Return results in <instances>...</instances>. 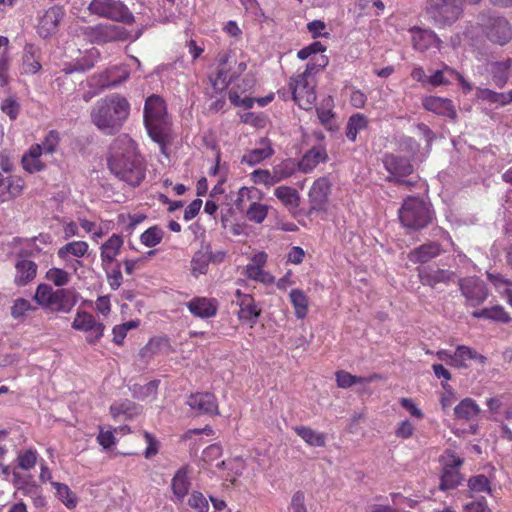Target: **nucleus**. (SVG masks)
Instances as JSON below:
<instances>
[{
  "mask_svg": "<svg viewBox=\"0 0 512 512\" xmlns=\"http://www.w3.org/2000/svg\"><path fill=\"white\" fill-rule=\"evenodd\" d=\"M215 468L227 470L228 472L224 475L225 479L234 482L235 478L242 473L244 469V462L241 458L217 461Z\"/></svg>",
  "mask_w": 512,
  "mask_h": 512,
  "instance_id": "obj_40",
  "label": "nucleus"
},
{
  "mask_svg": "<svg viewBox=\"0 0 512 512\" xmlns=\"http://www.w3.org/2000/svg\"><path fill=\"white\" fill-rule=\"evenodd\" d=\"M130 103L120 94L99 99L91 110L92 123L104 134L118 132L128 119Z\"/></svg>",
  "mask_w": 512,
  "mask_h": 512,
  "instance_id": "obj_2",
  "label": "nucleus"
},
{
  "mask_svg": "<svg viewBox=\"0 0 512 512\" xmlns=\"http://www.w3.org/2000/svg\"><path fill=\"white\" fill-rule=\"evenodd\" d=\"M334 101L331 96L324 98L320 105L316 108L317 116L320 123L327 129L332 130L334 125L335 114L333 112Z\"/></svg>",
  "mask_w": 512,
  "mask_h": 512,
  "instance_id": "obj_35",
  "label": "nucleus"
},
{
  "mask_svg": "<svg viewBox=\"0 0 512 512\" xmlns=\"http://www.w3.org/2000/svg\"><path fill=\"white\" fill-rule=\"evenodd\" d=\"M88 10L92 15L109 19L115 22L131 24L134 22V16L128 7L119 0H92L88 5Z\"/></svg>",
  "mask_w": 512,
  "mask_h": 512,
  "instance_id": "obj_10",
  "label": "nucleus"
},
{
  "mask_svg": "<svg viewBox=\"0 0 512 512\" xmlns=\"http://www.w3.org/2000/svg\"><path fill=\"white\" fill-rule=\"evenodd\" d=\"M159 381L153 380L146 384H134L131 386L130 390L132 396L138 400H146L148 398H155L157 394Z\"/></svg>",
  "mask_w": 512,
  "mask_h": 512,
  "instance_id": "obj_45",
  "label": "nucleus"
},
{
  "mask_svg": "<svg viewBox=\"0 0 512 512\" xmlns=\"http://www.w3.org/2000/svg\"><path fill=\"white\" fill-rule=\"evenodd\" d=\"M335 376H336L337 386L339 388H343V389L349 388L357 383H361V384L368 383L377 378V375H373L369 378L354 376L344 370L337 371Z\"/></svg>",
  "mask_w": 512,
  "mask_h": 512,
  "instance_id": "obj_46",
  "label": "nucleus"
},
{
  "mask_svg": "<svg viewBox=\"0 0 512 512\" xmlns=\"http://www.w3.org/2000/svg\"><path fill=\"white\" fill-rule=\"evenodd\" d=\"M273 154L274 149L272 148L271 141L268 138H261L257 143V147L243 155L242 162L254 166L270 158Z\"/></svg>",
  "mask_w": 512,
  "mask_h": 512,
  "instance_id": "obj_22",
  "label": "nucleus"
},
{
  "mask_svg": "<svg viewBox=\"0 0 512 512\" xmlns=\"http://www.w3.org/2000/svg\"><path fill=\"white\" fill-rule=\"evenodd\" d=\"M251 179L255 184H263L267 187H271L275 185L277 182L276 177H274V172L272 170L267 169H257L251 173Z\"/></svg>",
  "mask_w": 512,
  "mask_h": 512,
  "instance_id": "obj_56",
  "label": "nucleus"
},
{
  "mask_svg": "<svg viewBox=\"0 0 512 512\" xmlns=\"http://www.w3.org/2000/svg\"><path fill=\"white\" fill-rule=\"evenodd\" d=\"M511 61L509 59L492 64L491 73L494 83L502 88L509 79Z\"/></svg>",
  "mask_w": 512,
  "mask_h": 512,
  "instance_id": "obj_43",
  "label": "nucleus"
},
{
  "mask_svg": "<svg viewBox=\"0 0 512 512\" xmlns=\"http://www.w3.org/2000/svg\"><path fill=\"white\" fill-rule=\"evenodd\" d=\"M423 107L435 114L442 115L454 119L456 117V110L452 101L448 98H441L436 96H427L422 99Z\"/></svg>",
  "mask_w": 512,
  "mask_h": 512,
  "instance_id": "obj_20",
  "label": "nucleus"
},
{
  "mask_svg": "<svg viewBox=\"0 0 512 512\" xmlns=\"http://www.w3.org/2000/svg\"><path fill=\"white\" fill-rule=\"evenodd\" d=\"M484 32L491 42L499 45H505L512 39V26L503 17H489L484 24Z\"/></svg>",
  "mask_w": 512,
  "mask_h": 512,
  "instance_id": "obj_14",
  "label": "nucleus"
},
{
  "mask_svg": "<svg viewBox=\"0 0 512 512\" xmlns=\"http://www.w3.org/2000/svg\"><path fill=\"white\" fill-rule=\"evenodd\" d=\"M274 195L289 211H294L299 206V193L292 187L279 186L274 190Z\"/></svg>",
  "mask_w": 512,
  "mask_h": 512,
  "instance_id": "obj_31",
  "label": "nucleus"
},
{
  "mask_svg": "<svg viewBox=\"0 0 512 512\" xmlns=\"http://www.w3.org/2000/svg\"><path fill=\"white\" fill-rule=\"evenodd\" d=\"M221 455H222L221 446L218 444H212V445L208 446L206 449H204V451L202 453V460L208 466L215 467L216 463H214V462L217 461L221 457Z\"/></svg>",
  "mask_w": 512,
  "mask_h": 512,
  "instance_id": "obj_59",
  "label": "nucleus"
},
{
  "mask_svg": "<svg viewBox=\"0 0 512 512\" xmlns=\"http://www.w3.org/2000/svg\"><path fill=\"white\" fill-rule=\"evenodd\" d=\"M290 302L298 319H304L308 312V298L302 290L292 289L290 294Z\"/></svg>",
  "mask_w": 512,
  "mask_h": 512,
  "instance_id": "obj_42",
  "label": "nucleus"
},
{
  "mask_svg": "<svg viewBox=\"0 0 512 512\" xmlns=\"http://www.w3.org/2000/svg\"><path fill=\"white\" fill-rule=\"evenodd\" d=\"M477 98L490 104L505 106L512 102V90L509 92L498 93L490 89H477Z\"/></svg>",
  "mask_w": 512,
  "mask_h": 512,
  "instance_id": "obj_37",
  "label": "nucleus"
},
{
  "mask_svg": "<svg viewBox=\"0 0 512 512\" xmlns=\"http://www.w3.org/2000/svg\"><path fill=\"white\" fill-rule=\"evenodd\" d=\"M454 78L464 83V78L459 73L448 66H444L443 69L437 70L431 75L427 82L433 86H442L449 84Z\"/></svg>",
  "mask_w": 512,
  "mask_h": 512,
  "instance_id": "obj_39",
  "label": "nucleus"
},
{
  "mask_svg": "<svg viewBox=\"0 0 512 512\" xmlns=\"http://www.w3.org/2000/svg\"><path fill=\"white\" fill-rule=\"evenodd\" d=\"M217 73L213 86L216 89H224L231 83L230 72L232 70L233 56L231 51H222L217 55Z\"/></svg>",
  "mask_w": 512,
  "mask_h": 512,
  "instance_id": "obj_17",
  "label": "nucleus"
},
{
  "mask_svg": "<svg viewBox=\"0 0 512 512\" xmlns=\"http://www.w3.org/2000/svg\"><path fill=\"white\" fill-rule=\"evenodd\" d=\"M417 274L420 283L432 289H437L439 285L447 286L453 282L456 277L455 272L432 265L418 267Z\"/></svg>",
  "mask_w": 512,
  "mask_h": 512,
  "instance_id": "obj_13",
  "label": "nucleus"
},
{
  "mask_svg": "<svg viewBox=\"0 0 512 512\" xmlns=\"http://www.w3.org/2000/svg\"><path fill=\"white\" fill-rule=\"evenodd\" d=\"M327 158L328 156L324 148L313 147L304 154L298 163V168L304 173H309L318 164L325 162Z\"/></svg>",
  "mask_w": 512,
  "mask_h": 512,
  "instance_id": "obj_29",
  "label": "nucleus"
},
{
  "mask_svg": "<svg viewBox=\"0 0 512 512\" xmlns=\"http://www.w3.org/2000/svg\"><path fill=\"white\" fill-rule=\"evenodd\" d=\"M189 505L198 512H208L209 505L206 498L200 492H193L189 497Z\"/></svg>",
  "mask_w": 512,
  "mask_h": 512,
  "instance_id": "obj_63",
  "label": "nucleus"
},
{
  "mask_svg": "<svg viewBox=\"0 0 512 512\" xmlns=\"http://www.w3.org/2000/svg\"><path fill=\"white\" fill-rule=\"evenodd\" d=\"M488 279L504 295L507 294V290L512 289V281L504 278L501 274L488 273Z\"/></svg>",
  "mask_w": 512,
  "mask_h": 512,
  "instance_id": "obj_60",
  "label": "nucleus"
},
{
  "mask_svg": "<svg viewBox=\"0 0 512 512\" xmlns=\"http://www.w3.org/2000/svg\"><path fill=\"white\" fill-rule=\"evenodd\" d=\"M238 297V317L240 320L255 323L256 319L260 315V309L255 305L254 299L249 294H242L240 290L236 291Z\"/></svg>",
  "mask_w": 512,
  "mask_h": 512,
  "instance_id": "obj_26",
  "label": "nucleus"
},
{
  "mask_svg": "<svg viewBox=\"0 0 512 512\" xmlns=\"http://www.w3.org/2000/svg\"><path fill=\"white\" fill-rule=\"evenodd\" d=\"M461 483V475L456 469H443L439 488L441 490H450L456 488Z\"/></svg>",
  "mask_w": 512,
  "mask_h": 512,
  "instance_id": "obj_53",
  "label": "nucleus"
},
{
  "mask_svg": "<svg viewBox=\"0 0 512 512\" xmlns=\"http://www.w3.org/2000/svg\"><path fill=\"white\" fill-rule=\"evenodd\" d=\"M129 77V71L125 67L114 66L92 77L94 84L100 88H110L120 85Z\"/></svg>",
  "mask_w": 512,
  "mask_h": 512,
  "instance_id": "obj_18",
  "label": "nucleus"
},
{
  "mask_svg": "<svg viewBox=\"0 0 512 512\" xmlns=\"http://www.w3.org/2000/svg\"><path fill=\"white\" fill-rule=\"evenodd\" d=\"M211 262L210 246H204L197 251L191 260V271L194 276L205 274Z\"/></svg>",
  "mask_w": 512,
  "mask_h": 512,
  "instance_id": "obj_36",
  "label": "nucleus"
},
{
  "mask_svg": "<svg viewBox=\"0 0 512 512\" xmlns=\"http://www.w3.org/2000/svg\"><path fill=\"white\" fill-rule=\"evenodd\" d=\"M188 406L198 414H218L215 396L211 393H195L187 400Z\"/></svg>",
  "mask_w": 512,
  "mask_h": 512,
  "instance_id": "obj_19",
  "label": "nucleus"
},
{
  "mask_svg": "<svg viewBox=\"0 0 512 512\" xmlns=\"http://www.w3.org/2000/svg\"><path fill=\"white\" fill-rule=\"evenodd\" d=\"M410 32L414 49L424 52L432 47H439L440 39L433 31L413 28Z\"/></svg>",
  "mask_w": 512,
  "mask_h": 512,
  "instance_id": "obj_21",
  "label": "nucleus"
},
{
  "mask_svg": "<svg viewBox=\"0 0 512 512\" xmlns=\"http://www.w3.org/2000/svg\"><path fill=\"white\" fill-rule=\"evenodd\" d=\"M41 69V64L36 56V49L33 45H26L23 55L22 70L25 74H35Z\"/></svg>",
  "mask_w": 512,
  "mask_h": 512,
  "instance_id": "obj_44",
  "label": "nucleus"
},
{
  "mask_svg": "<svg viewBox=\"0 0 512 512\" xmlns=\"http://www.w3.org/2000/svg\"><path fill=\"white\" fill-rule=\"evenodd\" d=\"M164 237V231L159 226L155 225L145 230L141 236L140 241L146 247H154L158 245Z\"/></svg>",
  "mask_w": 512,
  "mask_h": 512,
  "instance_id": "obj_49",
  "label": "nucleus"
},
{
  "mask_svg": "<svg viewBox=\"0 0 512 512\" xmlns=\"http://www.w3.org/2000/svg\"><path fill=\"white\" fill-rule=\"evenodd\" d=\"M289 510L290 512H307L305 495L302 491H297L293 494Z\"/></svg>",
  "mask_w": 512,
  "mask_h": 512,
  "instance_id": "obj_64",
  "label": "nucleus"
},
{
  "mask_svg": "<svg viewBox=\"0 0 512 512\" xmlns=\"http://www.w3.org/2000/svg\"><path fill=\"white\" fill-rule=\"evenodd\" d=\"M330 192V182L327 178L322 177L317 179L309 191V198L311 202V207L314 210L322 209L327 200Z\"/></svg>",
  "mask_w": 512,
  "mask_h": 512,
  "instance_id": "obj_23",
  "label": "nucleus"
},
{
  "mask_svg": "<svg viewBox=\"0 0 512 512\" xmlns=\"http://www.w3.org/2000/svg\"><path fill=\"white\" fill-rule=\"evenodd\" d=\"M468 360H476L482 365L486 363L485 356L468 346L459 345L453 353L452 366L456 368H467Z\"/></svg>",
  "mask_w": 512,
  "mask_h": 512,
  "instance_id": "obj_28",
  "label": "nucleus"
},
{
  "mask_svg": "<svg viewBox=\"0 0 512 512\" xmlns=\"http://www.w3.org/2000/svg\"><path fill=\"white\" fill-rule=\"evenodd\" d=\"M480 413V407L471 398L463 399L455 408V417L459 420L470 421L475 419Z\"/></svg>",
  "mask_w": 512,
  "mask_h": 512,
  "instance_id": "obj_33",
  "label": "nucleus"
},
{
  "mask_svg": "<svg viewBox=\"0 0 512 512\" xmlns=\"http://www.w3.org/2000/svg\"><path fill=\"white\" fill-rule=\"evenodd\" d=\"M64 15L65 12L62 7H50L39 20L37 28L38 34L42 38L50 37L56 32L60 22L63 20Z\"/></svg>",
  "mask_w": 512,
  "mask_h": 512,
  "instance_id": "obj_16",
  "label": "nucleus"
},
{
  "mask_svg": "<svg viewBox=\"0 0 512 512\" xmlns=\"http://www.w3.org/2000/svg\"><path fill=\"white\" fill-rule=\"evenodd\" d=\"M60 136L55 130H51L47 133L41 144H35L34 146L40 147L42 154H53L59 145Z\"/></svg>",
  "mask_w": 512,
  "mask_h": 512,
  "instance_id": "obj_54",
  "label": "nucleus"
},
{
  "mask_svg": "<svg viewBox=\"0 0 512 512\" xmlns=\"http://www.w3.org/2000/svg\"><path fill=\"white\" fill-rule=\"evenodd\" d=\"M434 213L430 204L414 196L407 197L399 209V219L408 229L420 230L433 220Z\"/></svg>",
  "mask_w": 512,
  "mask_h": 512,
  "instance_id": "obj_6",
  "label": "nucleus"
},
{
  "mask_svg": "<svg viewBox=\"0 0 512 512\" xmlns=\"http://www.w3.org/2000/svg\"><path fill=\"white\" fill-rule=\"evenodd\" d=\"M45 278L55 286L63 288L70 282L71 275L64 269L52 267L46 272Z\"/></svg>",
  "mask_w": 512,
  "mask_h": 512,
  "instance_id": "obj_50",
  "label": "nucleus"
},
{
  "mask_svg": "<svg viewBox=\"0 0 512 512\" xmlns=\"http://www.w3.org/2000/svg\"><path fill=\"white\" fill-rule=\"evenodd\" d=\"M383 164L385 169L390 173V180H394L407 187L414 185V182L402 179L410 175L414 170L409 159L394 154H387L383 158Z\"/></svg>",
  "mask_w": 512,
  "mask_h": 512,
  "instance_id": "obj_12",
  "label": "nucleus"
},
{
  "mask_svg": "<svg viewBox=\"0 0 512 512\" xmlns=\"http://www.w3.org/2000/svg\"><path fill=\"white\" fill-rule=\"evenodd\" d=\"M295 433L309 446L323 447L326 444V435L307 426H296Z\"/></svg>",
  "mask_w": 512,
  "mask_h": 512,
  "instance_id": "obj_32",
  "label": "nucleus"
},
{
  "mask_svg": "<svg viewBox=\"0 0 512 512\" xmlns=\"http://www.w3.org/2000/svg\"><path fill=\"white\" fill-rule=\"evenodd\" d=\"M123 238L118 234H113L105 243L102 244L100 257L104 269L111 264L119 255L123 246Z\"/></svg>",
  "mask_w": 512,
  "mask_h": 512,
  "instance_id": "obj_27",
  "label": "nucleus"
},
{
  "mask_svg": "<svg viewBox=\"0 0 512 512\" xmlns=\"http://www.w3.org/2000/svg\"><path fill=\"white\" fill-rule=\"evenodd\" d=\"M464 0H427L426 12L438 27L454 24L462 15Z\"/></svg>",
  "mask_w": 512,
  "mask_h": 512,
  "instance_id": "obj_7",
  "label": "nucleus"
},
{
  "mask_svg": "<svg viewBox=\"0 0 512 512\" xmlns=\"http://www.w3.org/2000/svg\"><path fill=\"white\" fill-rule=\"evenodd\" d=\"M41 155L40 147L32 145L22 157L23 168L29 173L42 171L45 165L40 159Z\"/></svg>",
  "mask_w": 512,
  "mask_h": 512,
  "instance_id": "obj_34",
  "label": "nucleus"
},
{
  "mask_svg": "<svg viewBox=\"0 0 512 512\" xmlns=\"http://www.w3.org/2000/svg\"><path fill=\"white\" fill-rule=\"evenodd\" d=\"M71 326L75 330L87 333L86 341L90 344L97 343L103 337L105 330L104 324L86 311H77Z\"/></svg>",
  "mask_w": 512,
  "mask_h": 512,
  "instance_id": "obj_11",
  "label": "nucleus"
},
{
  "mask_svg": "<svg viewBox=\"0 0 512 512\" xmlns=\"http://www.w3.org/2000/svg\"><path fill=\"white\" fill-rule=\"evenodd\" d=\"M368 120L363 114L357 113L352 115L346 125V137L354 142L359 132L365 130Z\"/></svg>",
  "mask_w": 512,
  "mask_h": 512,
  "instance_id": "obj_41",
  "label": "nucleus"
},
{
  "mask_svg": "<svg viewBox=\"0 0 512 512\" xmlns=\"http://www.w3.org/2000/svg\"><path fill=\"white\" fill-rule=\"evenodd\" d=\"M88 248V243L85 241H73L62 246L57 254L61 259H65L69 254L81 258L87 253Z\"/></svg>",
  "mask_w": 512,
  "mask_h": 512,
  "instance_id": "obj_47",
  "label": "nucleus"
},
{
  "mask_svg": "<svg viewBox=\"0 0 512 512\" xmlns=\"http://www.w3.org/2000/svg\"><path fill=\"white\" fill-rule=\"evenodd\" d=\"M37 454L33 450H27L18 456L19 467L23 470H30L35 466Z\"/></svg>",
  "mask_w": 512,
  "mask_h": 512,
  "instance_id": "obj_62",
  "label": "nucleus"
},
{
  "mask_svg": "<svg viewBox=\"0 0 512 512\" xmlns=\"http://www.w3.org/2000/svg\"><path fill=\"white\" fill-rule=\"evenodd\" d=\"M51 484L56 490L57 497L67 508L71 509L76 506V495L66 484L59 482H51Z\"/></svg>",
  "mask_w": 512,
  "mask_h": 512,
  "instance_id": "obj_48",
  "label": "nucleus"
},
{
  "mask_svg": "<svg viewBox=\"0 0 512 512\" xmlns=\"http://www.w3.org/2000/svg\"><path fill=\"white\" fill-rule=\"evenodd\" d=\"M110 412L113 418H118L119 416L123 415L126 419H132L140 414L141 409L134 402L125 400L112 404L110 407Z\"/></svg>",
  "mask_w": 512,
  "mask_h": 512,
  "instance_id": "obj_38",
  "label": "nucleus"
},
{
  "mask_svg": "<svg viewBox=\"0 0 512 512\" xmlns=\"http://www.w3.org/2000/svg\"><path fill=\"white\" fill-rule=\"evenodd\" d=\"M442 247L437 242H429L411 250L408 258L412 263H427L442 253Z\"/></svg>",
  "mask_w": 512,
  "mask_h": 512,
  "instance_id": "obj_24",
  "label": "nucleus"
},
{
  "mask_svg": "<svg viewBox=\"0 0 512 512\" xmlns=\"http://www.w3.org/2000/svg\"><path fill=\"white\" fill-rule=\"evenodd\" d=\"M144 123L149 136L157 143H162L169 130V120L164 100L157 95L146 99L144 106Z\"/></svg>",
  "mask_w": 512,
  "mask_h": 512,
  "instance_id": "obj_5",
  "label": "nucleus"
},
{
  "mask_svg": "<svg viewBox=\"0 0 512 512\" xmlns=\"http://www.w3.org/2000/svg\"><path fill=\"white\" fill-rule=\"evenodd\" d=\"M166 341L161 338L151 339L141 350L139 356L143 359H150L157 354Z\"/></svg>",
  "mask_w": 512,
  "mask_h": 512,
  "instance_id": "obj_58",
  "label": "nucleus"
},
{
  "mask_svg": "<svg viewBox=\"0 0 512 512\" xmlns=\"http://www.w3.org/2000/svg\"><path fill=\"white\" fill-rule=\"evenodd\" d=\"M188 310L196 317L210 318L217 312V302L212 298L197 297L186 304Z\"/></svg>",
  "mask_w": 512,
  "mask_h": 512,
  "instance_id": "obj_25",
  "label": "nucleus"
},
{
  "mask_svg": "<svg viewBox=\"0 0 512 512\" xmlns=\"http://www.w3.org/2000/svg\"><path fill=\"white\" fill-rule=\"evenodd\" d=\"M262 193L254 187H242L238 191L236 206L240 210H244L247 202L249 206L246 209V218L250 222L261 224L267 217L270 206L259 202Z\"/></svg>",
  "mask_w": 512,
  "mask_h": 512,
  "instance_id": "obj_9",
  "label": "nucleus"
},
{
  "mask_svg": "<svg viewBox=\"0 0 512 512\" xmlns=\"http://www.w3.org/2000/svg\"><path fill=\"white\" fill-rule=\"evenodd\" d=\"M83 35L91 42L104 44L109 42H119L126 40H136L140 37L141 31H137L134 35L126 28L108 23H99L94 26H87L83 29Z\"/></svg>",
  "mask_w": 512,
  "mask_h": 512,
  "instance_id": "obj_8",
  "label": "nucleus"
},
{
  "mask_svg": "<svg viewBox=\"0 0 512 512\" xmlns=\"http://www.w3.org/2000/svg\"><path fill=\"white\" fill-rule=\"evenodd\" d=\"M329 63L326 55L313 58L302 73L293 75L289 80V90L295 103L304 110H311L316 101V81L314 75Z\"/></svg>",
  "mask_w": 512,
  "mask_h": 512,
  "instance_id": "obj_3",
  "label": "nucleus"
},
{
  "mask_svg": "<svg viewBox=\"0 0 512 512\" xmlns=\"http://www.w3.org/2000/svg\"><path fill=\"white\" fill-rule=\"evenodd\" d=\"M16 275L15 284L18 286H25L31 282L37 274V265L35 262L28 259L18 260L15 264Z\"/></svg>",
  "mask_w": 512,
  "mask_h": 512,
  "instance_id": "obj_30",
  "label": "nucleus"
},
{
  "mask_svg": "<svg viewBox=\"0 0 512 512\" xmlns=\"http://www.w3.org/2000/svg\"><path fill=\"white\" fill-rule=\"evenodd\" d=\"M468 487L472 493H491L490 482L485 475H476L469 479Z\"/></svg>",
  "mask_w": 512,
  "mask_h": 512,
  "instance_id": "obj_57",
  "label": "nucleus"
},
{
  "mask_svg": "<svg viewBox=\"0 0 512 512\" xmlns=\"http://www.w3.org/2000/svg\"><path fill=\"white\" fill-rule=\"evenodd\" d=\"M460 290L470 306H478L488 297L486 285L483 281L476 278L461 280Z\"/></svg>",
  "mask_w": 512,
  "mask_h": 512,
  "instance_id": "obj_15",
  "label": "nucleus"
},
{
  "mask_svg": "<svg viewBox=\"0 0 512 512\" xmlns=\"http://www.w3.org/2000/svg\"><path fill=\"white\" fill-rule=\"evenodd\" d=\"M245 275L252 280L261 282L263 284H272L274 277L262 267L246 266Z\"/></svg>",
  "mask_w": 512,
  "mask_h": 512,
  "instance_id": "obj_55",
  "label": "nucleus"
},
{
  "mask_svg": "<svg viewBox=\"0 0 512 512\" xmlns=\"http://www.w3.org/2000/svg\"><path fill=\"white\" fill-rule=\"evenodd\" d=\"M80 294L73 288L54 290L48 284H39L34 299L42 307L55 312L69 313L77 304Z\"/></svg>",
  "mask_w": 512,
  "mask_h": 512,
  "instance_id": "obj_4",
  "label": "nucleus"
},
{
  "mask_svg": "<svg viewBox=\"0 0 512 512\" xmlns=\"http://www.w3.org/2000/svg\"><path fill=\"white\" fill-rule=\"evenodd\" d=\"M189 488V482L187 480V474L184 469H180L172 479V490L178 498H183Z\"/></svg>",
  "mask_w": 512,
  "mask_h": 512,
  "instance_id": "obj_51",
  "label": "nucleus"
},
{
  "mask_svg": "<svg viewBox=\"0 0 512 512\" xmlns=\"http://www.w3.org/2000/svg\"><path fill=\"white\" fill-rule=\"evenodd\" d=\"M1 110L11 120H15L19 115L20 105L14 98H7L3 100L1 104Z\"/></svg>",
  "mask_w": 512,
  "mask_h": 512,
  "instance_id": "obj_61",
  "label": "nucleus"
},
{
  "mask_svg": "<svg viewBox=\"0 0 512 512\" xmlns=\"http://www.w3.org/2000/svg\"><path fill=\"white\" fill-rule=\"evenodd\" d=\"M109 170L120 180L136 186L144 178L142 159L135 142L126 134L118 136L109 147Z\"/></svg>",
  "mask_w": 512,
  "mask_h": 512,
  "instance_id": "obj_1",
  "label": "nucleus"
},
{
  "mask_svg": "<svg viewBox=\"0 0 512 512\" xmlns=\"http://www.w3.org/2000/svg\"><path fill=\"white\" fill-rule=\"evenodd\" d=\"M296 164L291 159H286L273 167L274 177L277 182L291 177L296 171Z\"/></svg>",
  "mask_w": 512,
  "mask_h": 512,
  "instance_id": "obj_52",
  "label": "nucleus"
}]
</instances>
